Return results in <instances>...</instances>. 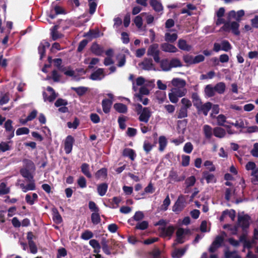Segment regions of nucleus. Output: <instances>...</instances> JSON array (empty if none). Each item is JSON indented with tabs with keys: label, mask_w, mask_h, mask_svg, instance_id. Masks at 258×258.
Listing matches in <instances>:
<instances>
[{
	"label": "nucleus",
	"mask_w": 258,
	"mask_h": 258,
	"mask_svg": "<svg viewBox=\"0 0 258 258\" xmlns=\"http://www.w3.org/2000/svg\"><path fill=\"white\" fill-rule=\"evenodd\" d=\"M160 53L158 44L153 43L149 46L147 55L153 57L154 61L156 63H159L160 62Z\"/></svg>",
	"instance_id": "obj_1"
},
{
	"label": "nucleus",
	"mask_w": 258,
	"mask_h": 258,
	"mask_svg": "<svg viewBox=\"0 0 258 258\" xmlns=\"http://www.w3.org/2000/svg\"><path fill=\"white\" fill-rule=\"evenodd\" d=\"M186 206V199L184 196L180 195L172 207V211L176 214L181 212Z\"/></svg>",
	"instance_id": "obj_2"
},
{
	"label": "nucleus",
	"mask_w": 258,
	"mask_h": 258,
	"mask_svg": "<svg viewBox=\"0 0 258 258\" xmlns=\"http://www.w3.org/2000/svg\"><path fill=\"white\" fill-rule=\"evenodd\" d=\"M75 142L74 138L71 135L68 136L64 142V150L67 154L71 153Z\"/></svg>",
	"instance_id": "obj_3"
},
{
	"label": "nucleus",
	"mask_w": 258,
	"mask_h": 258,
	"mask_svg": "<svg viewBox=\"0 0 258 258\" xmlns=\"http://www.w3.org/2000/svg\"><path fill=\"white\" fill-rule=\"evenodd\" d=\"M152 115V112L149 107H144L143 110L140 114L139 120L141 122L147 123Z\"/></svg>",
	"instance_id": "obj_4"
},
{
	"label": "nucleus",
	"mask_w": 258,
	"mask_h": 258,
	"mask_svg": "<svg viewBox=\"0 0 258 258\" xmlns=\"http://www.w3.org/2000/svg\"><path fill=\"white\" fill-rule=\"evenodd\" d=\"M160 229L163 236L169 237L170 238L175 231V227L173 225H169L167 227H161Z\"/></svg>",
	"instance_id": "obj_5"
},
{
	"label": "nucleus",
	"mask_w": 258,
	"mask_h": 258,
	"mask_svg": "<svg viewBox=\"0 0 258 258\" xmlns=\"http://www.w3.org/2000/svg\"><path fill=\"white\" fill-rule=\"evenodd\" d=\"M139 66H142V69L144 70H155L152 58H145L143 61L139 63Z\"/></svg>",
	"instance_id": "obj_6"
},
{
	"label": "nucleus",
	"mask_w": 258,
	"mask_h": 258,
	"mask_svg": "<svg viewBox=\"0 0 258 258\" xmlns=\"http://www.w3.org/2000/svg\"><path fill=\"white\" fill-rule=\"evenodd\" d=\"M250 217L248 215H245L242 216H239L238 218V222L240 226L244 231L248 228L249 226V220Z\"/></svg>",
	"instance_id": "obj_7"
},
{
	"label": "nucleus",
	"mask_w": 258,
	"mask_h": 258,
	"mask_svg": "<svg viewBox=\"0 0 258 258\" xmlns=\"http://www.w3.org/2000/svg\"><path fill=\"white\" fill-rule=\"evenodd\" d=\"M90 50L94 54L97 56H101L104 52L103 47L96 42L92 43Z\"/></svg>",
	"instance_id": "obj_8"
},
{
	"label": "nucleus",
	"mask_w": 258,
	"mask_h": 258,
	"mask_svg": "<svg viewBox=\"0 0 258 258\" xmlns=\"http://www.w3.org/2000/svg\"><path fill=\"white\" fill-rule=\"evenodd\" d=\"M161 49L166 52L175 53L178 51L177 48L173 44L165 42L161 44Z\"/></svg>",
	"instance_id": "obj_9"
},
{
	"label": "nucleus",
	"mask_w": 258,
	"mask_h": 258,
	"mask_svg": "<svg viewBox=\"0 0 258 258\" xmlns=\"http://www.w3.org/2000/svg\"><path fill=\"white\" fill-rule=\"evenodd\" d=\"M212 103L210 102H207L204 104H201L199 108H197L198 112H202L205 116H207L209 111L211 109Z\"/></svg>",
	"instance_id": "obj_10"
},
{
	"label": "nucleus",
	"mask_w": 258,
	"mask_h": 258,
	"mask_svg": "<svg viewBox=\"0 0 258 258\" xmlns=\"http://www.w3.org/2000/svg\"><path fill=\"white\" fill-rule=\"evenodd\" d=\"M103 73V69L99 68L91 74L90 76V79L94 81L101 80L104 77Z\"/></svg>",
	"instance_id": "obj_11"
},
{
	"label": "nucleus",
	"mask_w": 258,
	"mask_h": 258,
	"mask_svg": "<svg viewBox=\"0 0 258 258\" xmlns=\"http://www.w3.org/2000/svg\"><path fill=\"white\" fill-rule=\"evenodd\" d=\"M122 155L123 157H128L132 161H134L137 156L135 151L133 149L128 148L123 149Z\"/></svg>",
	"instance_id": "obj_12"
},
{
	"label": "nucleus",
	"mask_w": 258,
	"mask_h": 258,
	"mask_svg": "<svg viewBox=\"0 0 258 258\" xmlns=\"http://www.w3.org/2000/svg\"><path fill=\"white\" fill-rule=\"evenodd\" d=\"M52 217L53 222L56 224H59L62 222V218L59 213L58 210L54 207L52 208Z\"/></svg>",
	"instance_id": "obj_13"
},
{
	"label": "nucleus",
	"mask_w": 258,
	"mask_h": 258,
	"mask_svg": "<svg viewBox=\"0 0 258 258\" xmlns=\"http://www.w3.org/2000/svg\"><path fill=\"white\" fill-rule=\"evenodd\" d=\"M30 182L26 185L24 183H20V187L24 192H26L29 190H33L36 189V185L34 179L30 181Z\"/></svg>",
	"instance_id": "obj_14"
},
{
	"label": "nucleus",
	"mask_w": 258,
	"mask_h": 258,
	"mask_svg": "<svg viewBox=\"0 0 258 258\" xmlns=\"http://www.w3.org/2000/svg\"><path fill=\"white\" fill-rule=\"evenodd\" d=\"M58 29V26L56 25L53 26L50 29L51 39L53 41H55L58 39L61 38L63 36L62 34L57 31Z\"/></svg>",
	"instance_id": "obj_15"
},
{
	"label": "nucleus",
	"mask_w": 258,
	"mask_h": 258,
	"mask_svg": "<svg viewBox=\"0 0 258 258\" xmlns=\"http://www.w3.org/2000/svg\"><path fill=\"white\" fill-rule=\"evenodd\" d=\"M112 104V101L109 99H104L102 101V106L103 112L105 113H108Z\"/></svg>",
	"instance_id": "obj_16"
},
{
	"label": "nucleus",
	"mask_w": 258,
	"mask_h": 258,
	"mask_svg": "<svg viewBox=\"0 0 258 258\" xmlns=\"http://www.w3.org/2000/svg\"><path fill=\"white\" fill-rule=\"evenodd\" d=\"M171 84L175 88H183L186 85V82L183 79L176 78L172 79Z\"/></svg>",
	"instance_id": "obj_17"
},
{
	"label": "nucleus",
	"mask_w": 258,
	"mask_h": 258,
	"mask_svg": "<svg viewBox=\"0 0 258 258\" xmlns=\"http://www.w3.org/2000/svg\"><path fill=\"white\" fill-rule=\"evenodd\" d=\"M187 250L185 246L182 248H175L171 253V256L173 258H181L185 253Z\"/></svg>",
	"instance_id": "obj_18"
},
{
	"label": "nucleus",
	"mask_w": 258,
	"mask_h": 258,
	"mask_svg": "<svg viewBox=\"0 0 258 258\" xmlns=\"http://www.w3.org/2000/svg\"><path fill=\"white\" fill-rule=\"evenodd\" d=\"M149 3L155 11L160 12L163 11V6L158 0H150Z\"/></svg>",
	"instance_id": "obj_19"
},
{
	"label": "nucleus",
	"mask_w": 258,
	"mask_h": 258,
	"mask_svg": "<svg viewBox=\"0 0 258 258\" xmlns=\"http://www.w3.org/2000/svg\"><path fill=\"white\" fill-rule=\"evenodd\" d=\"M177 46L179 49L184 51H189L191 49V46L188 44L185 40L182 39L178 40Z\"/></svg>",
	"instance_id": "obj_20"
},
{
	"label": "nucleus",
	"mask_w": 258,
	"mask_h": 258,
	"mask_svg": "<svg viewBox=\"0 0 258 258\" xmlns=\"http://www.w3.org/2000/svg\"><path fill=\"white\" fill-rule=\"evenodd\" d=\"M203 178L206 179L208 183L216 182V179L214 175L210 173L208 171H205L203 172Z\"/></svg>",
	"instance_id": "obj_21"
},
{
	"label": "nucleus",
	"mask_w": 258,
	"mask_h": 258,
	"mask_svg": "<svg viewBox=\"0 0 258 258\" xmlns=\"http://www.w3.org/2000/svg\"><path fill=\"white\" fill-rule=\"evenodd\" d=\"M113 108L117 112L120 113H125L127 111L126 105L121 103H115Z\"/></svg>",
	"instance_id": "obj_22"
},
{
	"label": "nucleus",
	"mask_w": 258,
	"mask_h": 258,
	"mask_svg": "<svg viewBox=\"0 0 258 258\" xmlns=\"http://www.w3.org/2000/svg\"><path fill=\"white\" fill-rule=\"evenodd\" d=\"M108 189V184L106 183H102L98 185L97 190L98 195L101 196H104Z\"/></svg>",
	"instance_id": "obj_23"
},
{
	"label": "nucleus",
	"mask_w": 258,
	"mask_h": 258,
	"mask_svg": "<svg viewBox=\"0 0 258 258\" xmlns=\"http://www.w3.org/2000/svg\"><path fill=\"white\" fill-rule=\"evenodd\" d=\"M184 229L182 228H179L176 232V241L179 243H183L184 242Z\"/></svg>",
	"instance_id": "obj_24"
},
{
	"label": "nucleus",
	"mask_w": 258,
	"mask_h": 258,
	"mask_svg": "<svg viewBox=\"0 0 258 258\" xmlns=\"http://www.w3.org/2000/svg\"><path fill=\"white\" fill-rule=\"evenodd\" d=\"M213 132L214 135L219 138H224L226 134L225 130L221 127L214 128Z\"/></svg>",
	"instance_id": "obj_25"
},
{
	"label": "nucleus",
	"mask_w": 258,
	"mask_h": 258,
	"mask_svg": "<svg viewBox=\"0 0 258 258\" xmlns=\"http://www.w3.org/2000/svg\"><path fill=\"white\" fill-rule=\"evenodd\" d=\"M204 92L206 96L209 98L214 96L216 92L214 90V87H213L211 84H209L206 86Z\"/></svg>",
	"instance_id": "obj_26"
},
{
	"label": "nucleus",
	"mask_w": 258,
	"mask_h": 258,
	"mask_svg": "<svg viewBox=\"0 0 258 258\" xmlns=\"http://www.w3.org/2000/svg\"><path fill=\"white\" fill-rule=\"evenodd\" d=\"M96 179L101 178L105 179L107 176V169L106 168H102L98 170L95 174Z\"/></svg>",
	"instance_id": "obj_27"
},
{
	"label": "nucleus",
	"mask_w": 258,
	"mask_h": 258,
	"mask_svg": "<svg viewBox=\"0 0 258 258\" xmlns=\"http://www.w3.org/2000/svg\"><path fill=\"white\" fill-rule=\"evenodd\" d=\"M21 175L26 178L28 181H31L33 179V176L29 171V169L27 168H22L20 170Z\"/></svg>",
	"instance_id": "obj_28"
},
{
	"label": "nucleus",
	"mask_w": 258,
	"mask_h": 258,
	"mask_svg": "<svg viewBox=\"0 0 258 258\" xmlns=\"http://www.w3.org/2000/svg\"><path fill=\"white\" fill-rule=\"evenodd\" d=\"M191 99L194 104V106L197 109L202 104L201 99H200L197 93H193L191 95Z\"/></svg>",
	"instance_id": "obj_29"
},
{
	"label": "nucleus",
	"mask_w": 258,
	"mask_h": 258,
	"mask_svg": "<svg viewBox=\"0 0 258 258\" xmlns=\"http://www.w3.org/2000/svg\"><path fill=\"white\" fill-rule=\"evenodd\" d=\"M159 63L160 64V67L162 71L167 72L171 70L170 61L167 58L160 60Z\"/></svg>",
	"instance_id": "obj_30"
},
{
	"label": "nucleus",
	"mask_w": 258,
	"mask_h": 258,
	"mask_svg": "<svg viewBox=\"0 0 258 258\" xmlns=\"http://www.w3.org/2000/svg\"><path fill=\"white\" fill-rule=\"evenodd\" d=\"M81 172L85 175L87 177L91 178L92 177V174L89 171V165L86 163H84L81 166Z\"/></svg>",
	"instance_id": "obj_31"
},
{
	"label": "nucleus",
	"mask_w": 258,
	"mask_h": 258,
	"mask_svg": "<svg viewBox=\"0 0 258 258\" xmlns=\"http://www.w3.org/2000/svg\"><path fill=\"white\" fill-rule=\"evenodd\" d=\"M215 92L219 94H223L226 89V85L224 82H219L217 83L214 87Z\"/></svg>",
	"instance_id": "obj_32"
},
{
	"label": "nucleus",
	"mask_w": 258,
	"mask_h": 258,
	"mask_svg": "<svg viewBox=\"0 0 258 258\" xmlns=\"http://www.w3.org/2000/svg\"><path fill=\"white\" fill-rule=\"evenodd\" d=\"M169 176L171 180L176 182L183 181L185 178L184 176H178L177 172L173 170L170 172Z\"/></svg>",
	"instance_id": "obj_33"
},
{
	"label": "nucleus",
	"mask_w": 258,
	"mask_h": 258,
	"mask_svg": "<svg viewBox=\"0 0 258 258\" xmlns=\"http://www.w3.org/2000/svg\"><path fill=\"white\" fill-rule=\"evenodd\" d=\"M159 150L162 152L164 150L167 144V141L165 136H161L159 138Z\"/></svg>",
	"instance_id": "obj_34"
},
{
	"label": "nucleus",
	"mask_w": 258,
	"mask_h": 258,
	"mask_svg": "<svg viewBox=\"0 0 258 258\" xmlns=\"http://www.w3.org/2000/svg\"><path fill=\"white\" fill-rule=\"evenodd\" d=\"M203 132L205 138L207 139H210L212 136V128L208 124H205L203 126Z\"/></svg>",
	"instance_id": "obj_35"
},
{
	"label": "nucleus",
	"mask_w": 258,
	"mask_h": 258,
	"mask_svg": "<svg viewBox=\"0 0 258 258\" xmlns=\"http://www.w3.org/2000/svg\"><path fill=\"white\" fill-rule=\"evenodd\" d=\"M171 91L174 93L178 97H182L185 95L187 90L185 88H172Z\"/></svg>",
	"instance_id": "obj_36"
},
{
	"label": "nucleus",
	"mask_w": 258,
	"mask_h": 258,
	"mask_svg": "<svg viewBox=\"0 0 258 258\" xmlns=\"http://www.w3.org/2000/svg\"><path fill=\"white\" fill-rule=\"evenodd\" d=\"M177 37L178 36L176 33H166L165 34V40L167 42L173 43L176 40Z\"/></svg>",
	"instance_id": "obj_37"
},
{
	"label": "nucleus",
	"mask_w": 258,
	"mask_h": 258,
	"mask_svg": "<svg viewBox=\"0 0 258 258\" xmlns=\"http://www.w3.org/2000/svg\"><path fill=\"white\" fill-rule=\"evenodd\" d=\"M146 13H142L135 18L134 22L138 28H141L143 26V19L142 16L146 15Z\"/></svg>",
	"instance_id": "obj_38"
},
{
	"label": "nucleus",
	"mask_w": 258,
	"mask_h": 258,
	"mask_svg": "<svg viewBox=\"0 0 258 258\" xmlns=\"http://www.w3.org/2000/svg\"><path fill=\"white\" fill-rule=\"evenodd\" d=\"M239 27V24L237 22L233 21L230 24V30H231L232 32L236 36L240 34Z\"/></svg>",
	"instance_id": "obj_39"
},
{
	"label": "nucleus",
	"mask_w": 258,
	"mask_h": 258,
	"mask_svg": "<svg viewBox=\"0 0 258 258\" xmlns=\"http://www.w3.org/2000/svg\"><path fill=\"white\" fill-rule=\"evenodd\" d=\"M91 222L94 225H97L101 222L99 212L92 213L91 215Z\"/></svg>",
	"instance_id": "obj_40"
},
{
	"label": "nucleus",
	"mask_w": 258,
	"mask_h": 258,
	"mask_svg": "<svg viewBox=\"0 0 258 258\" xmlns=\"http://www.w3.org/2000/svg\"><path fill=\"white\" fill-rule=\"evenodd\" d=\"M72 89L79 96L84 95L88 91V88L85 87H72Z\"/></svg>",
	"instance_id": "obj_41"
},
{
	"label": "nucleus",
	"mask_w": 258,
	"mask_h": 258,
	"mask_svg": "<svg viewBox=\"0 0 258 258\" xmlns=\"http://www.w3.org/2000/svg\"><path fill=\"white\" fill-rule=\"evenodd\" d=\"M155 188L153 187L152 182H150L148 186L144 189V191L141 194V196L143 197L145 194H153L155 191Z\"/></svg>",
	"instance_id": "obj_42"
},
{
	"label": "nucleus",
	"mask_w": 258,
	"mask_h": 258,
	"mask_svg": "<svg viewBox=\"0 0 258 258\" xmlns=\"http://www.w3.org/2000/svg\"><path fill=\"white\" fill-rule=\"evenodd\" d=\"M149 226V223L147 221H143L141 222H138L135 227L136 229L144 230L148 228Z\"/></svg>",
	"instance_id": "obj_43"
},
{
	"label": "nucleus",
	"mask_w": 258,
	"mask_h": 258,
	"mask_svg": "<svg viewBox=\"0 0 258 258\" xmlns=\"http://www.w3.org/2000/svg\"><path fill=\"white\" fill-rule=\"evenodd\" d=\"M171 201L168 195L164 200L162 205L161 206V209L164 211L167 210L169 206L170 205Z\"/></svg>",
	"instance_id": "obj_44"
},
{
	"label": "nucleus",
	"mask_w": 258,
	"mask_h": 258,
	"mask_svg": "<svg viewBox=\"0 0 258 258\" xmlns=\"http://www.w3.org/2000/svg\"><path fill=\"white\" fill-rule=\"evenodd\" d=\"M94 235L92 231L87 230L82 233L81 238L84 240H87L93 237Z\"/></svg>",
	"instance_id": "obj_45"
},
{
	"label": "nucleus",
	"mask_w": 258,
	"mask_h": 258,
	"mask_svg": "<svg viewBox=\"0 0 258 258\" xmlns=\"http://www.w3.org/2000/svg\"><path fill=\"white\" fill-rule=\"evenodd\" d=\"M170 64L171 69L172 68L181 67L182 66L180 60L176 58L171 59L170 61Z\"/></svg>",
	"instance_id": "obj_46"
},
{
	"label": "nucleus",
	"mask_w": 258,
	"mask_h": 258,
	"mask_svg": "<svg viewBox=\"0 0 258 258\" xmlns=\"http://www.w3.org/2000/svg\"><path fill=\"white\" fill-rule=\"evenodd\" d=\"M80 124V120L77 117H75L73 122H68L67 126L69 128L76 129Z\"/></svg>",
	"instance_id": "obj_47"
},
{
	"label": "nucleus",
	"mask_w": 258,
	"mask_h": 258,
	"mask_svg": "<svg viewBox=\"0 0 258 258\" xmlns=\"http://www.w3.org/2000/svg\"><path fill=\"white\" fill-rule=\"evenodd\" d=\"M231 49V45L228 41L224 40L221 42V50L227 52Z\"/></svg>",
	"instance_id": "obj_48"
},
{
	"label": "nucleus",
	"mask_w": 258,
	"mask_h": 258,
	"mask_svg": "<svg viewBox=\"0 0 258 258\" xmlns=\"http://www.w3.org/2000/svg\"><path fill=\"white\" fill-rule=\"evenodd\" d=\"M22 162L26 166L25 168L29 169H32L35 168L34 164L32 160L28 159H24Z\"/></svg>",
	"instance_id": "obj_49"
},
{
	"label": "nucleus",
	"mask_w": 258,
	"mask_h": 258,
	"mask_svg": "<svg viewBox=\"0 0 258 258\" xmlns=\"http://www.w3.org/2000/svg\"><path fill=\"white\" fill-rule=\"evenodd\" d=\"M149 255L152 256V258H161V251L158 247H155L151 252Z\"/></svg>",
	"instance_id": "obj_50"
},
{
	"label": "nucleus",
	"mask_w": 258,
	"mask_h": 258,
	"mask_svg": "<svg viewBox=\"0 0 258 258\" xmlns=\"http://www.w3.org/2000/svg\"><path fill=\"white\" fill-rule=\"evenodd\" d=\"M10 188L7 187L6 184L5 182H2L0 184V195H4L10 192Z\"/></svg>",
	"instance_id": "obj_51"
},
{
	"label": "nucleus",
	"mask_w": 258,
	"mask_h": 258,
	"mask_svg": "<svg viewBox=\"0 0 258 258\" xmlns=\"http://www.w3.org/2000/svg\"><path fill=\"white\" fill-rule=\"evenodd\" d=\"M187 116V109L184 107H180L177 115V118H183Z\"/></svg>",
	"instance_id": "obj_52"
},
{
	"label": "nucleus",
	"mask_w": 258,
	"mask_h": 258,
	"mask_svg": "<svg viewBox=\"0 0 258 258\" xmlns=\"http://www.w3.org/2000/svg\"><path fill=\"white\" fill-rule=\"evenodd\" d=\"M88 207L90 210L93 213L99 212V208L97 206L94 202L90 201L89 202Z\"/></svg>",
	"instance_id": "obj_53"
},
{
	"label": "nucleus",
	"mask_w": 258,
	"mask_h": 258,
	"mask_svg": "<svg viewBox=\"0 0 258 258\" xmlns=\"http://www.w3.org/2000/svg\"><path fill=\"white\" fill-rule=\"evenodd\" d=\"M217 124L219 126L224 125V123L228 122L226 120V116L223 114H220L217 117Z\"/></svg>",
	"instance_id": "obj_54"
},
{
	"label": "nucleus",
	"mask_w": 258,
	"mask_h": 258,
	"mask_svg": "<svg viewBox=\"0 0 258 258\" xmlns=\"http://www.w3.org/2000/svg\"><path fill=\"white\" fill-rule=\"evenodd\" d=\"M13 121L10 119H8L4 124V127L7 132L15 131L12 126Z\"/></svg>",
	"instance_id": "obj_55"
},
{
	"label": "nucleus",
	"mask_w": 258,
	"mask_h": 258,
	"mask_svg": "<svg viewBox=\"0 0 258 258\" xmlns=\"http://www.w3.org/2000/svg\"><path fill=\"white\" fill-rule=\"evenodd\" d=\"M29 129L26 127H20L16 131V134L17 136L22 135H27L29 133Z\"/></svg>",
	"instance_id": "obj_56"
},
{
	"label": "nucleus",
	"mask_w": 258,
	"mask_h": 258,
	"mask_svg": "<svg viewBox=\"0 0 258 258\" xmlns=\"http://www.w3.org/2000/svg\"><path fill=\"white\" fill-rule=\"evenodd\" d=\"M89 6V14L93 15L96 11V8L97 6V3L95 1L88 2Z\"/></svg>",
	"instance_id": "obj_57"
},
{
	"label": "nucleus",
	"mask_w": 258,
	"mask_h": 258,
	"mask_svg": "<svg viewBox=\"0 0 258 258\" xmlns=\"http://www.w3.org/2000/svg\"><path fill=\"white\" fill-rule=\"evenodd\" d=\"M183 61L187 64V66L194 64V57L189 54H186L183 56Z\"/></svg>",
	"instance_id": "obj_58"
},
{
	"label": "nucleus",
	"mask_w": 258,
	"mask_h": 258,
	"mask_svg": "<svg viewBox=\"0 0 258 258\" xmlns=\"http://www.w3.org/2000/svg\"><path fill=\"white\" fill-rule=\"evenodd\" d=\"M196 181V177L194 176H191L187 178L185 181L186 187L193 186L195 184Z\"/></svg>",
	"instance_id": "obj_59"
},
{
	"label": "nucleus",
	"mask_w": 258,
	"mask_h": 258,
	"mask_svg": "<svg viewBox=\"0 0 258 258\" xmlns=\"http://www.w3.org/2000/svg\"><path fill=\"white\" fill-rule=\"evenodd\" d=\"M194 147L190 142H187L185 144L183 147V151L187 154H190L193 150Z\"/></svg>",
	"instance_id": "obj_60"
},
{
	"label": "nucleus",
	"mask_w": 258,
	"mask_h": 258,
	"mask_svg": "<svg viewBox=\"0 0 258 258\" xmlns=\"http://www.w3.org/2000/svg\"><path fill=\"white\" fill-rule=\"evenodd\" d=\"M68 104V101L62 98L57 99L54 103V105L57 107H60L61 106H66Z\"/></svg>",
	"instance_id": "obj_61"
},
{
	"label": "nucleus",
	"mask_w": 258,
	"mask_h": 258,
	"mask_svg": "<svg viewBox=\"0 0 258 258\" xmlns=\"http://www.w3.org/2000/svg\"><path fill=\"white\" fill-rule=\"evenodd\" d=\"M204 166L207 167L209 171L212 172L216 170L215 166L213 165V162L209 160H207L204 162Z\"/></svg>",
	"instance_id": "obj_62"
},
{
	"label": "nucleus",
	"mask_w": 258,
	"mask_h": 258,
	"mask_svg": "<svg viewBox=\"0 0 258 258\" xmlns=\"http://www.w3.org/2000/svg\"><path fill=\"white\" fill-rule=\"evenodd\" d=\"M181 102L183 104V106H181V107H184V108L187 109L189 108L192 105L191 101L185 98H182L181 100Z\"/></svg>",
	"instance_id": "obj_63"
},
{
	"label": "nucleus",
	"mask_w": 258,
	"mask_h": 258,
	"mask_svg": "<svg viewBox=\"0 0 258 258\" xmlns=\"http://www.w3.org/2000/svg\"><path fill=\"white\" fill-rule=\"evenodd\" d=\"M224 240V239L222 236L218 235L216 237L213 242L214 243V244L218 245L219 247H221Z\"/></svg>",
	"instance_id": "obj_64"
}]
</instances>
